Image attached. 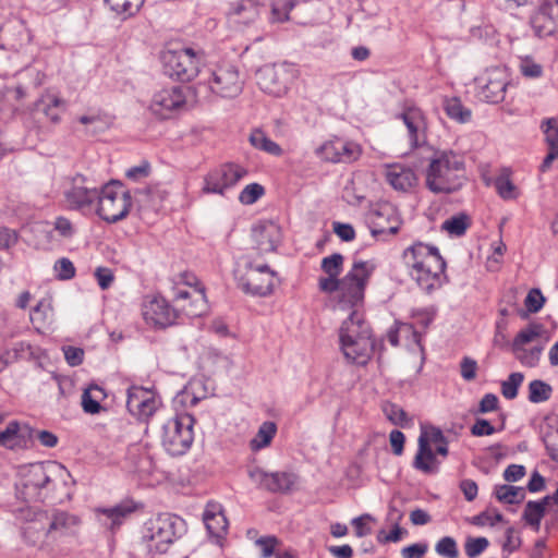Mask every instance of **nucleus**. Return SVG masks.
Here are the masks:
<instances>
[{
  "label": "nucleus",
  "instance_id": "obj_1",
  "mask_svg": "<svg viewBox=\"0 0 558 558\" xmlns=\"http://www.w3.org/2000/svg\"><path fill=\"white\" fill-rule=\"evenodd\" d=\"M344 257L335 253L322 259L323 275L318 278V289L343 306H356L364 300L365 289L376 269L373 260L355 258L352 267L342 278Z\"/></svg>",
  "mask_w": 558,
  "mask_h": 558
},
{
  "label": "nucleus",
  "instance_id": "obj_2",
  "mask_svg": "<svg viewBox=\"0 0 558 558\" xmlns=\"http://www.w3.org/2000/svg\"><path fill=\"white\" fill-rule=\"evenodd\" d=\"M402 260L410 277L424 291L438 289L446 280V263L436 247L415 243L404 250Z\"/></svg>",
  "mask_w": 558,
  "mask_h": 558
},
{
  "label": "nucleus",
  "instance_id": "obj_3",
  "mask_svg": "<svg viewBox=\"0 0 558 558\" xmlns=\"http://www.w3.org/2000/svg\"><path fill=\"white\" fill-rule=\"evenodd\" d=\"M466 182L464 157L452 150L436 151L425 169V185L435 194H451Z\"/></svg>",
  "mask_w": 558,
  "mask_h": 558
},
{
  "label": "nucleus",
  "instance_id": "obj_4",
  "mask_svg": "<svg viewBox=\"0 0 558 558\" xmlns=\"http://www.w3.org/2000/svg\"><path fill=\"white\" fill-rule=\"evenodd\" d=\"M169 299L179 316L199 317L208 310L206 289L191 271L174 275L169 281Z\"/></svg>",
  "mask_w": 558,
  "mask_h": 558
},
{
  "label": "nucleus",
  "instance_id": "obj_5",
  "mask_svg": "<svg viewBox=\"0 0 558 558\" xmlns=\"http://www.w3.org/2000/svg\"><path fill=\"white\" fill-rule=\"evenodd\" d=\"M448 453V440L444 433L433 425H422L413 468L424 474H436L441 463L437 457L445 459Z\"/></svg>",
  "mask_w": 558,
  "mask_h": 558
},
{
  "label": "nucleus",
  "instance_id": "obj_6",
  "mask_svg": "<svg viewBox=\"0 0 558 558\" xmlns=\"http://www.w3.org/2000/svg\"><path fill=\"white\" fill-rule=\"evenodd\" d=\"M64 468L56 461L37 462L19 468V495L25 501L35 500L40 490L62 475Z\"/></svg>",
  "mask_w": 558,
  "mask_h": 558
},
{
  "label": "nucleus",
  "instance_id": "obj_7",
  "mask_svg": "<svg viewBox=\"0 0 558 558\" xmlns=\"http://www.w3.org/2000/svg\"><path fill=\"white\" fill-rule=\"evenodd\" d=\"M159 59L166 75L180 82H191L201 73L204 53L190 47H167Z\"/></svg>",
  "mask_w": 558,
  "mask_h": 558
},
{
  "label": "nucleus",
  "instance_id": "obj_8",
  "mask_svg": "<svg viewBox=\"0 0 558 558\" xmlns=\"http://www.w3.org/2000/svg\"><path fill=\"white\" fill-rule=\"evenodd\" d=\"M132 208L130 191L121 183L112 181L98 191L93 214L99 216L108 223L124 219Z\"/></svg>",
  "mask_w": 558,
  "mask_h": 558
},
{
  "label": "nucleus",
  "instance_id": "obj_9",
  "mask_svg": "<svg viewBox=\"0 0 558 558\" xmlns=\"http://www.w3.org/2000/svg\"><path fill=\"white\" fill-rule=\"evenodd\" d=\"M546 342L545 329L541 324H529L513 338L511 352L526 367L537 365Z\"/></svg>",
  "mask_w": 558,
  "mask_h": 558
},
{
  "label": "nucleus",
  "instance_id": "obj_10",
  "mask_svg": "<svg viewBox=\"0 0 558 558\" xmlns=\"http://www.w3.org/2000/svg\"><path fill=\"white\" fill-rule=\"evenodd\" d=\"M299 74L300 71L293 63L267 64L257 71L256 82L264 93L282 97L287 95Z\"/></svg>",
  "mask_w": 558,
  "mask_h": 558
},
{
  "label": "nucleus",
  "instance_id": "obj_11",
  "mask_svg": "<svg viewBox=\"0 0 558 558\" xmlns=\"http://www.w3.org/2000/svg\"><path fill=\"white\" fill-rule=\"evenodd\" d=\"M194 417L187 413L178 414L167 421L162 428V446L173 457L185 454L194 440Z\"/></svg>",
  "mask_w": 558,
  "mask_h": 558
},
{
  "label": "nucleus",
  "instance_id": "obj_12",
  "mask_svg": "<svg viewBox=\"0 0 558 558\" xmlns=\"http://www.w3.org/2000/svg\"><path fill=\"white\" fill-rule=\"evenodd\" d=\"M61 195L64 208L90 216L98 197V190L89 186L84 175L76 174L64 179L61 186Z\"/></svg>",
  "mask_w": 558,
  "mask_h": 558
},
{
  "label": "nucleus",
  "instance_id": "obj_13",
  "mask_svg": "<svg viewBox=\"0 0 558 558\" xmlns=\"http://www.w3.org/2000/svg\"><path fill=\"white\" fill-rule=\"evenodd\" d=\"M129 470L142 486H156L167 480V474L155 460V456L147 446H135L129 452Z\"/></svg>",
  "mask_w": 558,
  "mask_h": 558
},
{
  "label": "nucleus",
  "instance_id": "obj_14",
  "mask_svg": "<svg viewBox=\"0 0 558 558\" xmlns=\"http://www.w3.org/2000/svg\"><path fill=\"white\" fill-rule=\"evenodd\" d=\"M190 95V87L179 85L163 87L154 94L149 110L161 120L172 119L186 110Z\"/></svg>",
  "mask_w": 558,
  "mask_h": 558
},
{
  "label": "nucleus",
  "instance_id": "obj_15",
  "mask_svg": "<svg viewBox=\"0 0 558 558\" xmlns=\"http://www.w3.org/2000/svg\"><path fill=\"white\" fill-rule=\"evenodd\" d=\"M210 92L221 98H234L241 94L243 81L238 68L231 63L217 64L204 80Z\"/></svg>",
  "mask_w": 558,
  "mask_h": 558
},
{
  "label": "nucleus",
  "instance_id": "obj_16",
  "mask_svg": "<svg viewBox=\"0 0 558 558\" xmlns=\"http://www.w3.org/2000/svg\"><path fill=\"white\" fill-rule=\"evenodd\" d=\"M246 173L247 171L238 163H221L206 173L202 193L225 195V193L235 186Z\"/></svg>",
  "mask_w": 558,
  "mask_h": 558
},
{
  "label": "nucleus",
  "instance_id": "obj_17",
  "mask_svg": "<svg viewBox=\"0 0 558 558\" xmlns=\"http://www.w3.org/2000/svg\"><path fill=\"white\" fill-rule=\"evenodd\" d=\"M175 538L174 521L169 515H158L146 523L144 539L149 554H165Z\"/></svg>",
  "mask_w": 558,
  "mask_h": 558
},
{
  "label": "nucleus",
  "instance_id": "obj_18",
  "mask_svg": "<svg viewBox=\"0 0 558 558\" xmlns=\"http://www.w3.org/2000/svg\"><path fill=\"white\" fill-rule=\"evenodd\" d=\"M509 82L510 74L505 65L486 69L475 78V83L480 88V97L492 104H498L505 99Z\"/></svg>",
  "mask_w": 558,
  "mask_h": 558
},
{
  "label": "nucleus",
  "instance_id": "obj_19",
  "mask_svg": "<svg viewBox=\"0 0 558 558\" xmlns=\"http://www.w3.org/2000/svg\"><path fill=\"white\" fill-rule=\"evenodd\" d=\"M142 316L146 325L151 328H166L180 318L177 310L161 295H147L142 304Z\"/></svg>",
  "mask_w": 558,
  "mask_h": 558
},
{
  "label": "nucleus",
  "instance_id": "obj_20",
  "mask_svg": "<svg viewBox=\"0 0 558 558\" xmlns=\"http://www.w3.org/2000/svg\"><path fill=\"white\" fill-rule=\"evenodd\" d=\"M277 275L267 265L251 264L241 279V288L253 295L266 296L274 292Z\"/></svg>",
  "mask_w": 558,
  "mask_h": 558
},
{
  "label": "nucleus",
  "instance_id": "obj_21",
  "mask_svg": "<svg viewBox=\"0 0 558 558\" xmlns=\"http://www.w3.org/2000/svg\"><path fill=\"white\" fill-rule=\"evenodd\" d=\"M316 155L327 162H353L362 155V147L352 141L341 137H332L324 142L317 149Z\"/></svg>",
  "mask_w": 558,
  "mask_h": 558
},
{
  "label": "nucleus",
  "instance_id": "obj_22",
  "mask_svg": "<svg viewBox=\"0 0 558 558\" xmlns=\"http://www.w3.org/2000/svg\"><path fill=\"white\" fill-rule=\"evenodd\" d=\"M160 401L154 390L132 386L128 390L126 408L137 420L147 422L158 410Z\"/></svg>",
  "mask_w": 558,
  "mask_h": 558
},
{
  "label": "nucleus",
  "instance_id": "obj_23",
  "mask_svg": "<svg viewBox=\"0 0 558 558\" xmlns=\"http://www.w3.org/2000/svg\"><path fill=\"white\" fill-rule=\"evenodd\" d=\"M399 118L407 126L412 147H418L426 142L427 119L424 111L413 100L403 101Z\"/></svg>",
  "mask_w": 558,
  "mask_h": 558
},
{
  "label": "nucleus",
  "instance_id": "obj_24",
  "mask_svg": "<svg viewBox=\"0 0 558 558\" xmlns=\"http://www.w3.org/2000/svg\"><path fill=\"white\" fill-rule=\"evenodd\" d=\"M137 508V504L129 499L113 507H96L94 514L97 522L113 534Z\"/></svg>",
  "mask_w": 558,
  "mask_h": 558
},
{
  "label": "nucleus",
  "instance_id": "obj_25",
  "mask_svg": "<svg viewBox=\"0 0 558 558\" xmlns=\"http://www.w3.org/2000/svg\"><path fill=\"white\" fill-rule=\"evenodd\" d=\"M66 100L58 93L46 89L34 104V113L43 114L47 122L56 125L62 120L66 110Z\"/></svg>",
  "mask_w": 558,
  "mask_h": 558
},
{
  "label": "nucleus",
  "instance_id": "obj_26",
  "mask_svg": "<svg viewBox=\"0 0 558 558\" xmlns=\"http://www.w3.org/2000/svg\"><path fill=\"white\" fill-rule=\"evenodd\" d=\"M539 37H547L558 32V0H544L531 21Z\"/></svg>",
  "mask_w": 558,
  "mask_h": 558
},
{
  "label": "nucleus",
  "instance_id": "obj_27",
  "mask_svg": "<svg viewBox=\"0 0 558 558\" xmlns=\"http://www.w3.org/2000/svg\"><path fill=\"white\" fill-rule=\"evenodd\" d=\"M386 182L398 192H411L418 183L415 170L403 163H392L385 167Z\"/></svg>",
  "mask_w": 558,
  "mask_h": 558
},
{
  "label": "nucleus",
  "instance_id": "obj_28",
  "mask_svg": "<svg viewBox=\"0 0 558 558\" xmlns=\"http://www.w3.org/2000/svg\"><path fill=\"white\" fill-rule=\"evenodd\" d=\"M371 222L373 226L372 231L376 235L396 234L401 226L396 209L389 204L378 206V208L372 213Z\"/></svg>",
  "mask_w": 558,
  "mask_h": 558
},
{
  "label": "nucleus",
  "instance_id": "obj_29",
  "mask_svg": "<svg viewBox=\"0 0 558 558\" xmlns=\"http://www.w3.org/2000/svg\"><path fill=\"white\" fill-rule=\"evenodd\" d=\"M344 357L355 364L365 365L374 351V340L371 336H362L359 340L340 343Z\"/></svg>",
  "mask_w": 558,
  "mask_h": 558
},
{
  "label": "nucleus",
  "instance_id": "obj_30",
  "mask_svg": "<svg viewBox=\"0 0 558 558\" xmlns=\"http://www.w3.org/2000/svg\"><path fill=\"white\" fill-rule=\"evenodd\" d=\"M362 336L372 337V330L369 325L365 322L363 314L354 310L349 318L343 320L339 329V340L340 343H342L350 340H359Z\"/></svg>",
  "mask_w": 558,
  "mask_h": 558
},
{
  "label": "nucleus",
  "instance_id": "obj_31",
  "mask_svg": "<svg viewBox=\"0 0 558 558\" xmlns=\"http://www.w3.org/2000/svg\"><path fill=\"white\" fill-rule=\"evenodd\" d=\"M547 146V154L539 166L541 172L551 169L554 161L558 158V119H548L542 124Z\"/></svg>",
  "mask_w": 558,
  "mask_h": 558
},
{
  "label": "nucleus",
  "instance_id": "obj_32",
  "mask_svg": "<svg viewBox=\"0 0 558 558\" xmlns=\"http://www.w3.org/2000/svg\"><path fill=\"white\" fill-rule=\"evenodd\" d=\"M203 520L208 532L216 537H221L228 529V520L222 507L218 502H208L203 514Z\"/></svg>",
  "mask_w": 558,
  "mask_h": 558
},
{
  "label": "nucleus",
  "instance_id": "obj_33",
  "mask_svg": "<svg viewBox=\"0 0 558 558\" xmlns=\"http://www.w3.org/2000/svg\"><path fill=\"white\" fill-rule=\"evenodd\" d=\"M78 122L85 125L88 132L96 134L110 129L113 125L114 116L102 110H92L78 117Z\"/></svg>",
  "mask_w": 558,
  "mask_h": 558
},
{
  "label": "nucleus",
  "instance_id": "obj_34",
  "mask_svg": "<svg viewBox=\"0 0 558 558\" xmlns=\"http://www.w3.org/2000/svg\"><path fill=\"white\" fill-rule=\"evenodd\" d=\"M28 437L26 426H21L16 421L10 422L4 430L0 432V445L14 449L23 447Z\"/></svg>",
  "mask_w": 558,
  "mask_h": 558
},
{
  "label": "nucleus",
  "instance_id": "obj_35",
  "mask_svg": "<svg viewBox=\"0 0 558 558\" xmlns=\"http://www.w3.org/2000/svg\"><path fill=\"white\" fill-rule=\"evenodd\" d=\"M107 392L104 387L92 384L83 392L82 407L84 412L88 414H97L104 408L101 403L106 400Z\"/></svg>",
  "mask_w": 558,
  "mask_h": 558
},
{
  "label": "nucleus",
  "instance_id": "obj_36",
  "mask_svg": "<svg viewBox=\"0 0 558 558\" xmlns=\"http://www.w3.org/2000/svg\"><path fill=\"white\" fill-rule=\"evenodd\" d=\"M296 483V476L293 473L276 472L265 474L262 478V485L270 492H288Z\"/></svg>",
  "mask_w": 558,
  "mask_h": 558
},
{
  "label": "nucleus",
  "instance_id": "obj_37",
  "mask_svg": "<svg viewBox=\"0 0 558 558\" xmlns=\"http://www.w3.org/2000/svg\"><path fill=\"white\" fill-rule=\"evenodd\" d=\"M39 349L26 341H19L7 350L0 357L4 364H10L19 360H33L38 357Z\"/></svg>",
  "mask_w": 558,
  "mask_h": 558
},
{
  "label": "nucleus",
  "instance_id": "obj_38",
  "mask_svg": "<svg viewBox=\"0 0 558 558\" xmlns=\"http://www.w3.org/2000/svg\"><path fill=\"white\" fill-rule=\"evenodd\" d=\"M278 427L275 422H264L256 435L250 440V448L252 451L257 452L262 449L269 447L277 434Z\"/></svg>",
  "mask_w": 558,
  "mask_h": 558
},
{
  "label": "nucleus",
  "instance_id": "obj_39",
  "mask_svg": "<svg viewBox=\"0 0 558 558\" xmlns=\"http://www.w3.org/2000/svg\"><path fill=\"white\" fill-rule=\"evenodd\" d=\"M550 505V497L546 496L541 501H529L525 505L523 518L525 522L534 527L539 529L541 521L546 513L547 507Z\"/></svg>",
  "mask_w": 558,
  "mask_h": 558
},
{
  "label": "nucleus",
  "instance_id": "obj_40",
  "mask_svg": "<svg viewBox=\"0 0 558 558\" xmlns=\"http://www.w3.org/2000/svg\"><path fill=\"white\" fill-rule=\"evenodd\" d=\"M496 499L506 505H519L525 499V489L523 487L501 484L494 488Z\"/></svg>",
  "mask_w": 558,
  "mask_h": 558
},
{
  "label": "nucleus",
  "instance_id": "obj_41",
  "mask_svg": "<svg viewBox=\"0 0 558 558\" xmlns=\"http://www.w3.org/2000/svg\"><path fill=\"white\" fill-rule=\"evenodd\" d=\"M281 241V231L278 225L267 222L260 226L258 243L265 251H275Z\"/></svg>",
  "mask_w": 558,
  "mask_h": 558
},
{
  "label": "nucleus",
  "instance_id": "obj_42",
  "mask_svg": "<svg viewBox=\"0 0 558 558\" xmlns=\"http://www.w3.org/2000/svg\"><path fill=\"white\" fill-rule=\"evenodd\" d=\"M446 114L457 122L465 123L471 119V110L464 107L458 97H446L442 101Z\"/></svg>",
  "mask_w": 558,
  "mask_h": 558
},
{
  "label": "nucleus",
  "instance_id": "obj_43",
  "mask_svg": "<svg viewBox=\"0 0 558 558\" xmlns=\"http://www.w3.org/2000/svg\"><path fill=\"white\" fill-rule=\"evenodd\" d=\"M381 410L387 420L393 425L408 427L412 424V418L409 414L396 403L386 401L383 403Z\"/></svg>",
  "mask_w": 558,
  "mask_h": 558
},
{
  "label": "nucleus",
  "instance_id": "obj_44",
  "mask_svg": "<svg viewBox=\"0 0 558 558\" xmlns=\"http://www.w3.org/2000/svg\"><path fill=\"white\" fill-rule=\"evenodd\" d=\"M251 144L263 151L272 156H282V148L274 141H271L262 130H254L250 136Z\"/></svg>",
  "mask_w": 558,
  "mask_h": 558
},
{
  "label": "nucleus",
  "instance_id": "obj_45",
  "mask_svg": "<svg viewBox=\"0 0 558 558\" xmlns=\"http://www.w3.org/2000/svg\"><path fill=\"white\" fill-rule=\"evenodd\" d=\"M472 220L469 215L460 213L442 223V229L452 236H461L471 227Z\"/></svg>",
  "mask_w": 558,
  "mask_h": 558
},
{
  "label": "nucleus",
  "instance_id": "obj_46",
  "mask_svg": "<svg viewBox=\"0 0 558 558\" xmlns=\"http://www.w3.org/2000/svg\"><path fill=\"white\" fill-rule=\"evenodd\" d=\"M52 312L51 301L41 299L31 312V322L36 330H41L48 324L49 315Z\"/></svg>",
  "mask_w": 558,
  "mask_h": 558
},
{
  "label": "nucleus",
  "instance_id": "obj_47",
  "mask_svg": "<svg viewBox=\"0 0 558 558\" xmlns=\"http://www.w3.org/2000/svg\"><path fill=\"white\" fill-rule=\"evenodd\" d=\"M551 387L542 381L533 380L529 385V400L534 403L547 401L551 396Z\"/></svg>",
  "mask_w": 558,
  "mask_h": 558
},
{
  "label": "nucleus",
  "instance_id": "obj_48",
  "mask_svg": "<svg viewBox=\"0 0 558 558\" xmlns=\"http://www.w3.org/2000/svg\"><path fill=\"white\" fill-rule=\"evenodd\" d=\"M105 2L118 14L133 15L140 10L144 0H105Z\"/></svg>",
  "mask_w": 558,
  "mask_h": 558
},
{
  "label": "nucleus",
  "instance_id": "obj_49",
  "mask_svg": "<svg viewBox=\"0 0 558 558\" xmlns=\"http://www.w3.org/2000/svg\"><path fill=\"white\" fill-rule=\"evenodd\" d=\"M519 70L526 78H538L543 75V66L529 56L520 57Z\"/></svg>",
  "mask_w": 558,
  "mask_h": 558
},
{
  "label": "nucleus",
  "instance_id": "obj_50",
  "mask_svg": "<svg viewBox=\"0 0 558 558\" xmlns=\"http://www.w3.org/2000/svg\"><path fill=\"white\" fill-rule=\"evenodd\" d=\"M524 376L522 373H512L507 380L501 383V393L508 399L512 400L518 396V389L522 385Z\"/></svg>",
  "mask_w": 558,
  "mask_h": 558
},
{
  "label": "nucleus",
  "instance_id": "obj_51",
  "mask_svg": "<svg viewBox=\"0 0 558 558\" xmlns=\"http://www.w3.org/2000/svg\"><path fill=\"white\" fill-rule=\"evenodd\" d=\"M435 551L444 558L459 557L457 541L451 536L441 537L435 545Z\"/></svg>",
  "mask_w": 558,
  "mask_h": 558
},
{
  "label": "nucleus",
  "instance_id": "obj_52",
  "mask_svg": "<svg viewBox=\"0 0 558 558\" xmlns=\"http://www.w3.org/2000/svg\"><path fill=\"white\" fill-rule=\"evenodd\" d=\"M409 335L413 336L416 344H421V335L410 324H399L395 330L389 331L388 340L392 345L397 347L399 344V337H408Z\"/></svg>",
  "mask_w": 558,
  "mask_h": 558
},
{
  "label": "nucleus",
  "instance_id": "obj_53",
  "mask_svg": "<svg viewBox=\"0 0 558 558\" xmlns=\"http://www.w3.org/2000/svg\"><path fill=\"white\" fill-rule=\"evenodd\" d=\"M486 537H468L464 542V551L469 558L478 557L488 547Z\"/></svg>",
  "mask_w": 558,
  "mask_h": 558
},
{
  "label": "nucleus",
  "instance_id": "obj_54",
  "mask_svg": "<svg viewBox=\"0 0 558 558\" xmlns=\"http://www.w3.org/2000/svg\"><path fill=\"white\" fill-rule=\"evenodd\" d=\"M265 194V189L258 183L246 185L239 195V201L244 205H252Z\"/></svg>",
  "mask_w": 558,
  "mask_h": 558
},
{
  "label": "nucleus",
  "instance_id": "obj_55",
  "mask_svg": "<svg viewBox=\"0 0 558 558\" xmlns=\"http://www.w3.org/2000/svg\"><path fill=\"white\" fill-rule=\"evenodd\" d=\"M255 544L262 549L263 558L275 556L279 546H282V542L276 536H262Z\"/></svg>",
  "mask_w": 558,
  "mask_h": 558
},
{
  "label": "nucleus",
  "instance_id": "obj_56",
  "mask_svg": "<svg viewBox=\"0 0 558 558\" xmlns=\"http://www.w3.org/2000/svg\"><path fill=\"white\" fill-rule=\"evenodd\" d=\"M81 523L78 517L66 512L57 513L51 522V530L71 529L78 526Z\"/></svg>",
  "mask_w": 558,
  "mask_h": 558
},
{
  "label": "nucleus",
  "instance_id": "obj_57",
  "mask_svg": "<svg viewBox=\"0 0 558 558\" xmlns=\"http://www.w3.org/2000/svg\"><path fill=\"white\" fill-rule=\"evenodd\" d=\"M502 520L504 515L497 509H487L482 513L475 515L473 518V523L481 526H494L500 523Z\"/></svg>",
  "mask_w": 558,
  "mask_h": 558
},
{
  "label": "nucleus",
  "instance_id": "obj_58",
  "mask_svg": "<svg viewBox=\"0 0 558 558\" xmlns=\"http://www.w3.org/2000/svg\"><path fill=\"white\" fill-rule=\"evenodd\" d=\"M54 271L60 280H69L75 276V267L68 258H60L54 264Z\"/></svg>",
  "mask_w": 558,
  "mask_h": 558
},
{
  "label": "nucleus",
  "instance_id": "obj_59",
  "mask_svg": "<svg viewBox=\"0 0 558 558\" xmlns=\"http://www.w3.org/2000/svg\"><path fill=\"white\" fill-rule=\"evenodd\" d=\"M62 352L66 363L70 366H78L84 361L85 352L82 348L73 347V345H64L62 347Z\"/></svg>",
  "mask_w": 558,
  "mask_h": 558
},
{
  "label": "nucleus",
  "instance_id": "obj_60",
  "mask_svg": "<svg viewBox=\"0 0 558 558\" xmlns=\"http://www.w3.org/2000/svg\"><path fill=\"white\" fill-rule=\"evenodd\" d=\"M544 302L542 292L538 289H532L524 300V305L530 313H536L543 307Z\"/></svg>",
  "mask_w": 558,
  "mask_h": 558
},
{
  "label": "nucleus",
  "instance_id": "obj_61",
  "mask_svg": "<svg viewBox=\"0 0 558 558\" xmlns=\"http://www.w3.org/2000/svg\"><path fill=\"white\" fill-rule=\"evenodd\" d=\"M496 189L498 194L504 199H512L517 197L515 185L507 178H498L496 181Z\"/></svg>",
  "mask_w": 558,
  "mask_h": 558
},
{
  "label": "nucleus",
  "instance_id": "obj_62",
  "mask_svg": "<svg viewBox=\"0 0 558 558\" xmlns=\"http://www.w3.org/2000/svg\"><path fill=\"white\" fill-rule=\"evenodd\" d=\"M492 246H493V255L487 260V267L490 270H495L499 267V265L502 260V257L506 253L507 247H506V244L501 240L494 242L492 244Z\"/></svg>",
  "mask_w": 558,
  "mask_h": 558
},
{
  "label": "nucleus",
  "instance_id": "obj_63",
  "mask_svg": "<svg viewBox=\"0 0 558 558\" xmlns=\"http://www.w3.org/2000/svg\"><path fill=\"white\" fill-rule=\"evenodd\" d=\"M372 521H373V518L369 514H363V515H361L359 518H355L352 521V524L354 526L356 536L363 537V536H366V535L371 534V532H372V530H371Z\"/></svg>",
  "mask_w": 558,
  "mask_h": 558
},
{
  "label": "nucleus",
  "instance_id": "obj_64",
  "mask_svg": "<svg viewBox=\"0 0 558 558\" xmlns=\"http://www.w3.org/2000/svg\"><path fill=\"white\" fill-rule=\"evenodd\" d=\"M543 441L546 447L548 456L558 461V428L554 433H548L543 436Z\"/></svg>",
  "mask_w": 558,
  "mask_h": 558
}]
</instances>
